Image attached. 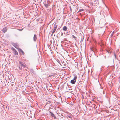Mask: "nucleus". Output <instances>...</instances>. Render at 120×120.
Masks as SVG:
<instances>
[{"label":"nucleus","instance_id":"20","mask_svg":"<svg viewBox=\"0 0 120 120\" xmlns=\"http://www.w3.org/2000/svg\"><path fill=\"white\" fill-rule=\"evenodd\" d=\"M15 54L16 55H17L18 54V53H15Z\"/></svg>","mask_w":120,"mask_h":120},{"label":"nucleus","instance_id":"9","mask_svg":"<svg viewBox=\"0 0 120 120\" xmlns=\"http://www.w3.org/2000/svg\"><path fill=\"white\" fill-rule=\"evenodd\" d=\"M19 52H23V51L20 49H18Z\"/></svg>","mask_w":120,"mask_h":120},{"label":"nucleus","instance_id":"26","mask_svg":"<svg viewBox=\"0 0 120 120\" xmlns=\"http://www.w3.org/2000/svg\"><path fill=\"white\" fill-rule=\"evenodd\" d=\"M24 53H23V54H24Z\"/></svg>","mask_w":120,"mask_h":120},{"label":"nucleus","instance_id":"18","mask_svg":"<svg viewBox=\"0 0 120 120\" xmlns=\"http://www.w3.org/2000/svg\"><path fill=\"white\" fill-rule=\"evenodd\" d=\"M118 81H119V82L120 83V76L118 79Z\"/></svg>","mask_w":120,"mask_h":120},{"label":"nucleus","instance_id":"16","mask_svg":"<svg viewBox=\"0 0 120 120\" xmlns=\"http://www.w3.org/2000/svg\"><path fill=\"white\" fill-rule=\"evenodd\" d=\"M82 52H85V49L84 48L83 49V51H82Z\"/></svg>","mask_w":120,"mask_h":120},{"label":"nucleus","instance_id":"19","mask_svg":"<svg viewBox=\"0 0 120 120\" xmlns=\"http://www.w3.org/2000/svg\"><path fill=\"white\" fill-rule=\"evenodd\" d=\"M23 29H19L18 30L20 31H22L23 30Z\"/></svg>","mask_w":120,"mask_h":120},{"label":"nucleus","instance_id":"25","mask_svg":"<svg viewBox=\"0 0 120 120\" xmlns=\"http://www.w3.org/2000/svg\"><path fill=\"white\" fill-rule=\"evenodd\" d=\"M15 52H16V50H15Z\"/></svg>","mask_w":120,"mask_h":120},{"label":"nucleus","instance_id":"4","mask_svg":"<svg viewBox=\"0 0 120 120\" xmlns=\"http://www.w3.org/2000/svg\"><path fill=\"white\" fill-rule=\"evenodd\" d=\"M107 51L108 52H113V50L111 49H109Z\"/></svg>","mask_w":120,"mask_h":120},{"label":"nucleus","instance_id":"22","mask_svg":"<svg viewBox=\"0 0 120 120\" xmlns=\"http://www.w3.org/2000/svg\"><path fill=\"white\" fill-rule=\"evenodd\" d=\"M12 49L13 50H15V49L14 48H13Z\"/></svg>","mask_w":120,"mask_h":120},{"label":"nucleus","instance_id":"6","mask_svg":"<svg viewBox=\"0 0 120 120\" xmlns=\"http://www.w3.org/2000/svg\"><path fill=\"white\" fill-rule=\"evenodd\" d=\"M67 30V28L66 26H64L63 28V30L64 31H66Z\"/></svg>","mask_w":120,"mask_h":120},{"label":"nucleus","instance_id":"2","mask_svg":"<svg viewBox=\"0 0 120 120\" xmlns=\"http://www.w3.org/2000/svg\"><path fill=\"white\" fill-rule=\"evenodd\" d=\"M8 30V29L6 27L4 28L2 30V31L4 33H5Z\"/></svg>","mask_w":120,"mask_h":120},{"label":"nucleus","instance_id":"10","mask_svg":"<svg viewBox=\"0 0 120 120\" xmlns=\"http://www.w3.org/2000/svg\"><path fill=\"white\" fill-rule=\"evenodd\" d=\"M91 50H92V51L93 52H97V51L96 50H94L93 49V50H92V49H91Z\"/></svg>","mask_w":120,"mask_h":120},{"label":"nucleus","instance_id":"7","mask_svg":"<svg viewBox=\"0 0 120 120\" xmlns=\"http://www.w3.org/2000/svg\"><path fill=\"white\" fill-rule=\"evenodd\" d=\"M50 113L51 116L52 117H54L55 118L56 117H55V116L54 114L51 112H50Z\"/></svg>","mask_w":120,"mask_h":120},{"label":"nucleus","instance_id":"15","mask_svg":"<svg viewBox=\"0 0 120 120\" xmlns=\"http://www.w3.org/2000/svg\"><path fill=\"white\" fill-rule=\"evenodd\" d=\"M72 37L74 39H75L76 38V37L75 36H74V35H72Z\"/></svg>","mask_w":120,"mask_h":120},{"label":"nucleus","instance_id":"14","mask_svg":"<svg viewBox=\"0 0 120 120\" xmlns=\"http://www.w3.org/2000/svg\"><path fill=\"white\" fill-rule=\"evenodd\" d=\"M55 31L56 30H53V31L52 32V35H53V33L55 32Z\"/></svg>","mask_w":120,"mask_h":120},{"label":"nucleus","instance_id":"13","mask_svg":"<svg viewBox=\"0 0 120 120\" xmlns=\"http://www.w3.org/2000/svg\"><path fill=\"white\" fill-rule=\"evenodd\" d=\"M57 28V25H56V26H55L54 27V30H56V29Z\"/></svg>","mask_w":120,"mask_h":120},{"label":"nucleus","instance_id":"21","mask_svg":"<svg viewBox=\"0 0 120 120\" xmlns=\"http://www.w3.org/2000/svg\"><path fill=\"white\" fill-rule=\"evenodd\" d=\"M87 55L88 56H89V54H88H88H87Z\"/></svg>","mask_w":120,"mask_h":120},{"label":"nucleus","instance_id":"23","mask_svg":"<svg viewBox=\"0 0 120 120\" xmlns=\"http://www.w3.org/2000/svg\"><path fill=\"white\" fill-rule=\"evenodd\" d=\"M114 32H113V33L112 34V35H113V34Z\"/></svg>","mask_w":120,"mask_h":120},{"label":"nucleus","instance_id":"24","mask_svg":"<svg viewBox=\"0 0 120 120\" xmlns=\"http://www.w3.org/2000/svg\"><path fill=\"white\" fill-rule=\"evenodd\" d=\"M48 101L49 102H50V101Z\"/></svg>","mask_w":120,"mask_h":120},{"label":"nucleus","instance_id":"12","mask_svg":"<svg viewBox=\"0 0 120 120\" xmlns=\"http://www.w3.org/2000/svg\"><path fill=\"white\" fill-rule=\"evenodd\" d=\"M84 9H81L79 10L78 11V12H79L83 11Z\"/></svg>","mask_w":120,"mask_h":120},{"label":"nucleus","instance_id":"1","mask_svg":"<svg viewBox=\"0 0 120 120\" xmlns=\"http://www.w3.org/2000/svg\"><path fill=\"white\" fill-rule=\"evenodd\" d=\"M77 78V76H75L74 78L73 79L71 80V83L72 84H75L76 82Z\"/></svg>","mask_w":120,"mask_h":120},{"label":"nucleus","instance_id":"11","mask_svg":"<svg viewBox=\"0 0 120 120\" xmlns=\"http://www.w3.org/2000/svg\"><path fill=\"white\" fill-rule=\"evenodd\" d=\"M44 6L46 7H48L49 6L48 5V4H44Z\"/></svg>","mask_w":120,"mask_h":120},{"label":"nucleus","instance_id":"17","mask_svg":"<svg viewBox=\"0 0 120 120\" xmlns=\"http://www.w3.org/2000/svg\"><path fill=\"white\" fill-rule=\"evenodd\" d=\"M19 69H20V70H22V68H20V67H19Z\"/></svg>","mask_w":120,"mask_h":120},{"label":"nucleus","instance_id":"8","mask_svg":"<svg viewBox=\"0 0 120 120\" xmlns=\"http://www.w3.org/2000/svg\"><path fill=\"white\" fill-rule=\"evenodd\" d=\"M13 46L16 48L17 47H18L17 45L16 44H14Z\"/></svg>","mask_w":120,"mask_h":120},{"label":"nucleus","instance_id":"5","mask_svg":"<svg viewBox=\"0 0 120 120\" xmlns=\"http://www.w3.org/2000/svg\"><path fill=\"white\" fill-rule=\"evenodd\" d=\"M33 39H34V40L35 41L37 39L36 36V35L35 34L34 35V37H33Z\"/></svg>","mask_w":120,"mask_h":120},{"label":"nucleus","instance_id":"3","mask_svg":"<svg viewBox=\"0 0 120 120\" xmlns=\"http://www.w3.org/2000/svg\"><path fill=\"white\" fill-rule=\"evenodd\" d=\"M19 63L20 64L21 66L22 67L25 68L26 66V65L23 64L20 61H19Z\"/></svg>","mask_w":120,"mask_h":120}]
</instances>
